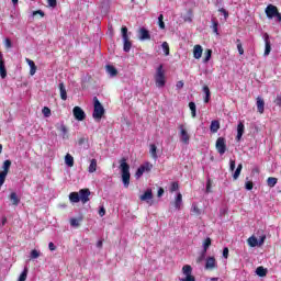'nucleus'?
Here are the masks:
<instances>
[{"mask_svg": "<svg viewBox=\"0 0 281 281\" xmlns=\"http://www.w3.org/2000/svg\"><path fill=\"white\" fill-rule=\"evenodd\" d=\"M120 170L124 188L131 186V166L126 164V158L121 159Z\"/></svg>", "mask_w": 281, "mask_h": 281, "instance_id": "obj_1", "label": "nucleus"}, {"mask_svg": "<svg viewBox=\"0 0 281 281\" xmlns=\"http://www.w3.org/2000/svg\"><path fill=\"white\" fill-rule=\"evenodd\" d=\"M156 87L161 89L162 87H166V70H164V65L160 64L157 69L156 74L154 76Z\"/></svg>", "mask_w": 281, "mask_h": 281, "instance_id": "obj_2", "label": "nucleus"}, {"mask_svg": "<svg viewBox=\"0 0 281 281\" xmlns=\"http://www.w3.org/2000/svg\"><path fill=\"white\" fill-rule=\"evenodd\" d=\"M93 102H94V110L92 113V117L94 120H102L105 111H104V106L102 105V103H100V100H98V97L93 98Z\"/></svg>", "mask_w": 281, "mask_h": 281, "instance_id": "obj_3", "label": "nucleus"}, {"mask_svg": "<svg viewBox=\"0 0 281 281\" xmlns=\"http://www.w3.org/2000/svg\"><path fill=\"white\" fill-rule=\"evenodd\" d=\"M121 34L124 43L123 49L128 53L131 52V47H133V43H131V40L128 38V27L122 26Z\"/></svg>", "mask_w": 281, "mask_h": 281, "instance_id": "obj_4", "label": "nucleus"}, {"mask_svg": "<svg viewBox=\"0 0 281 281\" xmlns=\"http://www.w3.org/2000/svg\"><path fill=\"white\" fill-rule=\"evenodd\" d=\"M266 15L268 16V19H277V21L281 23V14L280 11H278V7L269 4L266 8Z\"/></svg>", "mask_w": 281, "mask_h": 281, "instance_id": "obj_5", "label": "nucleus"}, {"mask_svg": "<svg viewBox=\"0 0 281 281\" xmlns=\"http://www.w3.org/2000/svg\"><path fill=\"white\" fill-rule=\"evenodd\" d=\"M182 273L186 278L180 279V281H196V278L192 276V266L184 265L182 267Z\"/></svg>", "mask_w": 281, "mask_h": 281, "instance_id": "obj_6", "label": "nucleus"}, {"mask_svg": "<svg viewBox=\"0 0 281 281\" xmlns=\"http://www.w3.org/2000/svg\"><path fill=\"white\" fill-rule=\"evenodd\" d=\"M150 170H153V165L150 162H145L144 165H142L135 172V178L136 179H142V176L145 172H150Z\"/></svg>", "mask_w": 281, "mask_h": 281, "instance_id": "obj_7", "label": "nucleus"}, {"mask_svg": "<svg viewBox=\"0 0 281 281\" xmlns=\"http://www.w3.org/2000/svg\"><path fill=\"white\" fill-rule=\"evenodd\" d=\"M215 148L220 155H225V153H227V144L225 143V138L218 137L215 143Z\"/></svg>", "mask_w": 281, "mask_h": 281, "instance_id": "obj_8", "label": "nucleus"}, {"mask_svg": "<svg viewBox=\"0 0 281 281\" xmlns=\"http://www.w3.org/2000/svg\"><path fill=\"white\" fill-rule=\"evenodd\" d=\"M72 113L75 120H78V122H82L87 117V114H85V110H82V108L80 106H75L72 109Z\"/></svg>", "mask_w": 281, "mask_h": 281, "instance_id": "obj_9", "label": "nucleus"}, {"mask_svg": "<svg viewBox=\"0 0 281 281\" xmlns=\"http://www.w3.org/2000/svg\"><path fill=\"white\" fill-rule=\"evenodd\" d=\"M205 269L207 271H214V269H218V265L216 263V258L214 257L206 258Z\"/></svg>", "mask_w": 281, "mask_h": 281, "instance_id": "obj_10", "label": "nucleus"}, {"mask_svg": "<svg viewBox=\"0 0 281 281\" xmlns=\"http://www.w3.org/2000/svg\"><path fill=\"white\" fill-rule=\"evenodd\" d=\"M89 196H91V191L89 189L79 190V199L81 203H89Z\"/></svg>", "mask_w": 281, "mask_h": 281, "instance_id": "obj_11", "label": "nucleus"}, {"mask_svg": "<svg viewBox=\"0 0 281 281\" xmlns=\"http://www.w3.org/2000/svg\"><path fill=\"white\" fill-rule=\"evenodd\" d=\"M180 130V137L182 144H190V134H188V131L183 125L179 126Z\"/></svg>", "mask_w": 281, "mask_h": 281, "instance_id": "obj_12", "label": "nucleus"}, {"mask_svg": "<svg viewBox=\"0 0 281 281\" xmlns=\"http://www.w3.org/2000/svg\"><path fill=\"white\" fill-rule=\"evenodd\" d=\"M138 38L139 41H150V31L146 27H140L138 30Z\"/></svg>", "mask_w": 281, "mask_h": 281, "instance_id": "obj_13", "label": "nucleus"}, {"mask_svg": "<svg viewBox=\"0 0 281 281\" xmlns=\"http://www.w3.org/2000/svg\"><path fill=\"white\" fill-rule=\"evenodd\" d=\"M263 41L266 45L263 56H269L271 54V41L269 40V33L263 34Z\"/></svg>", "mask_w": 281, "mask_h": 281, "instance_id": "obj_14", "label": "nucleus"}, {"mask_svg": "<svg viewBox=\"0 0 281 281\" xmlns=\"http://www.w3.org/2000/svg\"><path fill=\"white\" fill-rule=\"evenodd\" d=\"M56 128L61 133L63 139H69V130H67V125L61 123L60 125H57Z\"/></svg>", "mask_w": 281, "mask_h": 281, "instance_id": "obj_15", "label": "nucleus"}, {"mask_svg": "<svg viewBox=\"0 0 281 281\" xmlns=\"http://www.w3.org/2000/svg\"><path fill=\"white\" fill-rule=\"evenodd\" d=\"M0 76L2 79L8 77V70L5 69V61H3V55L0 53Z\"/></svg>", "mask_w": 281, "mask_h": 281, "instance_id": "obj_16", "label": "nucleus"}, {"mask_svg": "<svg viewBox=\"0 0 281 281\" xmlns=\"http://www.w3.org/2000/svg\"><path fill=\"white\" fill-rule=\"evenodd\" d=\"M201 56H203V46L198 44L193 47V57L199 60Z\"/></svg>", "mask_w": 281, "mask_h": 281, "instance_id": "obj_17", "label": "nucleus"}, {"mask_svg": "<svg viewBox=\"0 0 281 281\" xmlns=\"http://www.w3.org/2000/svg\"><path fill=\"white\" fill-rule=\"evenodd\" d=\"M243 135H245V124H243V122H239L237 125L236 140L240 142V139H243Z\"/></svg>", "mask_w": 281, "mask_h": 281, "instance_id": "obj_18", "label": "nucleus"}, {"mask_svg": "<svg viewBox=\"0 0 281 281\" xmlns=\"http://www.w3.org/2000/svg\"><path fill=\"white\" fill-rule=\"evenodd\" d=\"M9 200L15 207L19 206V203H21V198L16 194V192H11L9 195Z\"/></svg>", "mask_w": 281, "mask_h": 281, "instance_id": "obj_19", "label": "nucleus"}, {"mask_svg": "<svg viewBox=\"0 0 281 281\" xmlns=\"http://www.w3.org/2000/svg\"><path fill=\"white\" fill-rule=\"evenodd\" d=\"M257 111L260 115L265 113V99L262 97H257Z\"/></svg>", "mask_w": 281, "mask_h": 281, "instance_id": "obj_20", "label": "nucleus"}, {"mask_svg": "<svg viewBox=\"0 0 281 281\" xmlns=\"http://www.w3.org/2000/svg\"><path fill=\"white\" fill-rule=\"evenodd\" d=\"M142 201H153V189H147L144 194L139 196Z\"/></svg>", "mask_w": 281, "mask_h": 281, "instance_id": "obj_21", "label": "nucleus"}, {"mask_svg": "<svg viewBox=\"0 0 281 281\" xmlns=\"http://www.w3.org/2000/svg\"><path fill=\"white\" fill-rule=\"evenodd\" d=\"M11 166H12V160H10V159L4 160L3 165H2V171H0V172L8 175V172H10Z\"/></svg>", "mask_w": 281, "mask_h": 281, "instance_id": "obj_22", "label": "nucleus"}, {"mask_svg": "<svg viewBox=\"0 0 281 281\" xmlns=\"http://www.w3.org/2000/svg\"><path fill=\"white\" fill-rule=\"evenodd\" d=\"M95 170H98V160L95 158H92L88 167V172L93 173L95 172Z\"/></svg>", "mask_w": 281, "mask_h": 281, "instance_id": "obj_23", "label": "nucleus"}, {"mask_svg": "<svg viewBox=\"0 0 281 281\" xmlns=\"http://www.w3.org/2000/svg\"><path fill=\"white\" fill-rule=\"evenodd\" d=\"M59 93L61 100H67V88H65V82L59 83Z\"/></svg>", "mask_w": 281, "mask_h": 281, "instance_id": "obj_24", "label": "nucleus"}, {"mask_svg": "<svg viewBox=\"0 0 281 281\" xmlns=\"http://www.w3.org/2000/svg\"><path fill=\"white\" fill-rule=\"evenodd\" d=\"M218 128H221V122L217 120L212 121L210 126L211 133H218Z\"/></svg>", "mask_w": 281, "mask_h": 281, "instance_id": "obj_25", "label": "nucleus"}, {"mask_svg": "<svg viewBox=\"0 0 281 281\" xmlns=\"http://www.w3.org/2000/svg\"><path fill=\"white\" fill-rule=\"evenodd\" d=\"M181 203H183V195L181 193H178L173 202V206L176 207V210H181Z\"/></svg>", "mask_w": 281, "mask_h": 281, "instance_id": "obj_26", "label": "nucleus"}, {"mask_svg": "<svg viewBox=\"0 0 281 281\" xmlns=\"http://www.w3.org/2000/svg\"><path fill=\"white\" fill-rule=\"evenodd\" d=\"M105 69L109 76H111L112 78H115V76H117V68H115L114 66L106 65Z\"/></svg>", "mask_w": 281, "mask_h": 281, "instance_id": "obj_27", "label": "nucleus"}, {"mask_svg": "<svg viewBox=\"0 0 281 281\" xmlns=\"http://www.w3.org/2000/svg\"><path fill=\"white\" fill-rule=\"evenodd\" d=\"M203 93H205L204 97V103L207 104V102H210V98H212V92L210 91V87L207 86H203Z\"/></svg>", "mask_w": 281, "mask_h": 281, "instance_id": "obj_28", "label": "nucleus"}, {"mask_svg": "<svg viewBox=\"0 0 281 281\" xmlns=\"http://www.w3.org/2000/svg\"><path fill=\"white\" fill-rule=\"evenodd\" d=\"M69 201H70V203H80V193L71 192L69 194Z\"/></svg>", "mask_w": 281, "mask_h": 281, "instance_id": "obj_29", "label": "nucleus"}, {"mask_svg": "<svg viewBox=\"0 0 281 281\" xmlns=\"http://www.w3.org/2000/svg\"><path fill=\"white\" fill-rule=\"evenodd\" d=\"M193 16H194V12L192 11V9H189L187 14L183 18L184 23H192Z\"/></svg>", "mask_w": 281, "mask_h": 281, "instance_id": "obj_30", "label": "nucleus"}, {"mask_svg": "<svg viewBox=\"0 0 281 281\" xmlns=\"http://www.w3.org/2000/svg\"><path fill=\"white\" fill-rule=\"evenodd\" d=\"M65 164L68 168H74V156H71V154L65 156Z\"/></svg>", "mask_w": 281, "mask_h": 281, "instance_id": "obj_31", "label": "nucleus"}, {"mask_svg": "<svg viewBox=\"0 0 281 281\" xmlns=\"http://www.w3.org/2000/svg\"><path fill=\"white\" fill-rule=\"evenodd\" d=\"M240 172H243V164H239L235 170V172L233 173V179L234 181L238 180V177H240Z\"/></svg>", "mask_w": 281, "mask_h": 281, "instance_id": "obj_32", "label": "nucleus"}, {"mask_svg": "<svg viewBox=\"0 0 281 281\" xmlns=\"http://www.w3.org/2000/svg\"><path fill=\"white\" fill-rule=\"evenodd\" d=\"M212 246V238L207 237L203 243V250L204 254H207V249Z\"/></svg>", "mask_w": 281, "mask_h": 281, "instance_id": "obj_33", "label": "nucleus"}, {"mask_svg": "<svg viewBox=\"0 0 281 281\" xmlns=\"http://www.w3.org/2000/svg\"><path fill=\"white\" fill-rule=\"evenodd\" d=\"M80 223H82V216H80L78 218H76V217L70 218L71 227H78L80 225Z\"/></svg>", "mask_w": 281, "mask_h": 281, "instance_id": "obj_34", "label": "nucleus"}, {"mask_svg": "<svg viewBox=\"0 0 281 281\" xmlns=\"http://www.w3.org/2000/svg\"><path fill=\"white\" fill-rule=\"evenodd\" d=\"M149 153H150L153 159H157L158 158V156H157V145H155V144L149 145Z\"/></svg>", "mask_w": 281, "mask_h": 281, "instance_id": "obj_35", "label": "nucleus"}, {"mask_svg": "<svg viewBox=\"0 0 281 281\" xmlns=\"http://www.w3.org/2000/svg\"><path fill=\"white\" fill-rule=\"evenodd\" d=\"M256 273H257V276H259V278H265V276H267V269H265V267H262V266H259L256 269Z\"/></svg>", "mask_w": 281, "mask_h": 281, "instance_id": "obj_36", "label": "nucleus"}, {"mask_svg": "<svg viewBox=\"0 0 281 281\" xmlns=\"http://www.w3.org/2000/svg\"><path fill=\"white\" fill-rule=\"evenodd\" d=\"M211 23H212V30L214 34L218 35V20H216V18H213L211 20Z\"/></svg>", "mask_w": 281, "mask_h": 281, "instance_id": "obj_37", "label": "nucleus"}, {"mask_svg": "<svg viewBox=\"0 0 281 281\" xmlns=\"http://www.w3.org/2000/svg\"><path fill=\"white\" fill-rule=\"evenodd\" d=\"M30 272V269L27 267H24V270L20 274L18 281H25L27 280V273Z\"/></svg>", "mask_w": 281, "mask_h": 281, "instance_id": "obj_38", "label": "nucleus"}, {"mask_svg": "<svg viewBox=\"0 0 281 281\" xmlns=\"http://www.w3.org/2000/svg\"><path fill=\"white\" fill-rule=\"evenodd\" d=\"M249 247H258V238L256 236H251L247 239Z\"/></svg>", "mask_w": 281, "mask_h": 281, "instance_id": "obj_39", "label": "nucleus"}, {"mask_svg": "<svg viewBox=\"0 0 281 281\" xmlns=\"http://www.w3.org/2000/svg\"><path fill=\"white\" fill-rule=\"evenodd\" d=\"M211 58H212V49H206L204 52L203 63L204 64L210 63Z\"/></svg>", "mask_w": 281, "mask_h": 281, "instance_id": "obj_40", "label": "nucleus"}, {"mask_svg": "<svg viewBox=\"0 0 281 281\" xmlns=\"http://www.w3.org/2000/svg\"><path fill=\"white\" fill-rule=\"evenodd\" d=\"M267 183L269 188H276V184L278 183V178L269 177L267 179Z\"/></svg>", "mask_w": 281, "mask_h": 281, "instance_id": "obj_41", "label": "nucleus"}, {"mask_svg": "<svg viewBox=\"0 0 281 281\" xmlns=\"http://www.w3.org/2000/svg\"><path fill=\"white\" fill-rule=\"evenodd\" d=\"M189 109L191 111V116L196 117V103L190 102L189 103Z\"/></svg>", "mask_w": 281, "mask_h": 281, "instance_id": "obj_42", "label": "nucleus"}, {"mask_svg": "<svg viewBox=\"0 0 281 281\" xmlns=\"http://www.w3.org/2000/svg\"><path fill=\"white\" fill-rule=\"evenodd\" d=\"M236 45L239 56H243V54H245V48H243V42H240L239 38L236 40Z\"/></svg>", "mask_w": 281, "mask_h": 281, "instance_id": "obj_43", "label": "nucleus"}, {"mask_svg": "<svg viewBox=\"0 0 281 281\" xmlns=\"http://www.w3.org/2000/svg\"><path fill=\"white\" fill-rule=\"evenodd\" d=\"M161 47L165 56H170V45H168V42H164Z\"/></svg>", "mask_w": 281, "mask_h": 281, "instance_id": "obj_44", "label": "nucleus"}, {"mask_svg": "<svg viewBox=\"0 0 281 281\" xmlns=\"http://www.w3.org/2000/svg\"><path fill=\"white\" fill-rule=\"evenodd\" d=\"M191 212L195 215V216H201V209H199V206L196 204H193L191 207Z\"/></svg>", "mask_w": 281, "mask_h": 281, "instance_id": "obj_45", "label": "nucleus"}, {"mask_svg": "<svg viewBox=\"0 0 281 281\" xmlns=\"http://www.w3.org/2000/svg\"><path fill=\"white\" fill-rule=\"evenodd\" d=\"M158 25H159L160 30H166V23L164 22V14H160L158 16Z\"/></svg>", "mask_w": 281, "mask_h": 281, "instance_id": "obj_46", "label": "nucleus"}, {"mask_svg": "<svg viewBox=\"0 0 281 281\" xmlns=\"http://www.w3.org/2000/svg\"><path fill=\"white\" fill-rule=\"evenodd\" d=\"M41 257V252L36 249H33L31 251V260H36V258H40Z\"/></svg>", "mask_w": 281, "mask_h": 281, "instance_id": "obj_47", "label": "nucleus"}, {"mask_svg": "<svg viewBox=\"0 0 281 281\" xmlns=\"http://www.w3.org/2000/svg\"><path fill=\"white\" fill-rule=\"evenodd\" d=\"M7 177H8V173H3L0 171V188H2L3 183H5Z\"/></svg>", "mask_w": 281, "mask_h": 281, "instance_id": "obj_48", "label": "nucleus"}, {"mask_svg": "<svg viewBox=\"0 0 281 281\" xmlns=\"http://www.w3.org/2000/svg\"><path fill=\"white\" fill-rule=\"evenodd\" d=\"M212 183H213L212 179L209 178L206 180V193L207 194H210V192H212Z\"/></svg>", "mask_w": 281, "mask_h": 281, "instance_id": "obj_49", "label": "nucleus"}, {"mask_svg": "<svg viewBox=\"0 0 281 281\" xmlns=\"http://www.w3.org/2000/svg\"><path fill=\"white\" fill-rule=\"evenodd\" d=\"M42 112L45 117H49V115H52V110L47 106H44Z\"/></svg>", "mask_w": 281, "mask_h": 281, "instance_id": "obj_50", "label": "nucleus"}, {"mask_svg": "<svg viewBox=\"0 0 281 281\" xmlns=\"http://www.w3.org/2000/svg\"><path fill=\"white\" fill-rule=\"evenodd\" d=\"M4 46H5L7 49H12V40L7 37L4 40Z\"/></svg>", "mask_w": 281, "mask_h": 281, "instance_id": "obj_51", "label": "nucleus"}, {"mask_svg": "<svg viewBox=\"0 0 281 281\" xmlns=\"http://www.w3.org/2000/svg\"><path fill=\"white\" fill-rule=\"evenodd\" d=\"M179 190V182H172L170 187V192H177Z\"/></svg>", "mask_w": 281, "mask_h": 281, "instance_id": "obj_52", "label": "nucleus"}, {"mask_svg": "<svg viewBox=\"0 0 281 281\" xmlns=\"http://www.w3.org/2000/svg\"><path fill=\"white\" fill-rule=\"evenodd\" d=\"M229 170L231 172H234V170H236V160H229Z\"/></svg>", "mask_w": 281, "mask_h": 281, "instance_id": "obj_53", "label": "nucleus"}, {"mask_svg": "<svg viewBox=\"0 0 281 281\" xmlns=\"http://www.w3.org/2000/svg\"><path fill=\"white\" fill-rule=\"evenodd\" d=\"M207 252H205L204 250H202L201 255L198 257L196 262H203V260H205V255Z\"/></svg>", "mask_w": 281, "mask_h": 281, "instance_id": "obj_54", "label": "nucleus"}, {"mask_svg": "<svg viewBox=\"0 0 281 281\" xmlns=\"http://www.w3.org/2000/svg\"><path fill=\"white\" fill-rule=\"evenodd\" d=\"M245 188H246V190H254V182L252 181H246Z\"/></svg>", "mask_w": 281, "mask_h": 281, "instance_id": "obj_55", "label": "nucleus"}, {"mask_svg": "<svg viewBox=\"0 0 281 281\" xmlns=\"http://www.w3.org/2000/svg\"><path fill=\"white\" fill-rule=\"evenodd\" d=\"M49 8H56L58 5V2L56 0H46Z\"/></svg>", "mask_w": 281, "mask_h": 281, "instance_id": "obj_56", "label": "nucleus"}, {"mask_svg": "<svg viewBox=\"0 0 281 281\" xmlns=\"http://www.w3.org/2000/svg\"><path fill=\"white\" fill-rule=\"evenodd\" d=\"M36 15H41V18L43 19V16H45V12H43V10L34 11L33 16H36Z\"/></svg>", "mask_w": 281, "mask_h": 281, "instance_id": "obj_57", "label": "nucleus"}, {"mask_svg": "<svg viewBox=\"0 0 281 281\" xmlns=\"http://www.w3.org/2000/svg\"><path fill=\"white\" fill-rule=\"evenodd\" d=\"M88 142H89V138H85V137H80V138L78 139L79 146H82V144H87Z\"/></svg>", "mask_w": 281, "mask_h": 281, "instance_id": "obj_58", "label": "nucleus"}, {"mask_svg": "<svg viewBox=\"0 0 281 281\" xmlns=\"http://www.w3.org/2000/svg\"><path fill=\"white\" fill-rule=\"evenodd\" d=\"M274 104H277V106H281V94H277V98L274 100Z\"/></svg>", "mask_w": 281, "mask_h": 281, "instance_id": "obj_59", "label": "nucleus"}, {"mask_svg": "<svg viewBox=\"0 0 281 281\" xmlns=\"http://www.w3.org/2000/svg\"><path fill=\"white\" fill-rule=\"evenodd\" d=\"M223 257H224V258H229V248L225 247V248L223 249Z\"/></svg>", "mask_w": 281, "mask_h": 281, "instance_id": "obj_60", "label": "nucleus"}, {"mask_svg": "<svg viewBox=\"0 0 281 281\" xmlns=\"http://www.w3.org/2000/svg\"><path fill=\"white\" fill-rule=\"evenodd\" d=\"M48 249H49V251H56V245H54V243H49L48 244Z\"/></svg>", "mask_w": 281, "mask_h": 281, "instance_id": "obj_61", "label": "nucleus"}, {"mask_svg": "<svg viewBox=\"0 0 281 281\" xmlns=\"http://www.w3.org/2000/svg\"><path fill=\"white\" fill-rule=\"evenodd\" d=\"M36 65L35 66H32L31 68H30V75L31 76H34V74H36Z\"/></svg>", "mask_w": 281, "mask_h": 281, "instance_id": "obj_62", "label": "nucleus"}, {"mask_svg": "<svg viewBox=\"0 0 281 281\" xmlns=\"http://www.w3.org/2000/svg\"><path fill=\"white\" fill-rule=\"evenodd\" d=\"M104 214H106V210L104 209V206H102V207L99 210V216H104Z\"/></svg>", "mask_w": 281, "mask_h": 281, "instance_id": "obj_63", "label": "nucleus"}, {"mask_svg": "<svg viewBox=\"0 0 281 281\" xmlns=\"http://www.w3.org/2000/svg\"><path fill=\"white\" fill-rule=\"evenodd\" d=\"M183 85H184L183 81L180 80V81L177 82L176 88L177 89H183Z\"/></svg>", "mask_w": 281, "mask_h": 281, "instance_id": "obj_64", "label": "nucleus"}]
</instances>
